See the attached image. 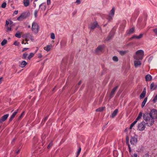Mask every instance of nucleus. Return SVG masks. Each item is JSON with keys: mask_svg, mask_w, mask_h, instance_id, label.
Instances as JSON below:
<instances>
[{"mask_svg": "<svg viewBox=\"0 0 157 157\" xmlns=\"http://www.w3.org/2000/svg\"><path fill=\"white\" fill-rule=\"evenodd\" d=\"M146 124L144 121L139 123L137 126L138 129L140 131H142L144 130L146 127Z\"/></svg>", "mask_w": 157, "mask_h": 157, "instance_id": "5", "label": "nucleus"}, {"mask_svg": "<svg viewBox=\"0 0 157 157\" xmlns=\"http://www.w3.org/2000/svg\"><path fill=\"white\" fill-rule=\"evenodd\" d=\"M128 52V51H121L119 52L120 54L122 56H123L126 53Z\"/></svg>", "mask_w": 157, "mask_h": 157, "instance_id": "29", "label": "nucleus"}, {"mask_svg": "<svg viewBox=\"0 0 157 157\" xmlns=\"http://www.w3.org/2000/svg\"><path fill=\"white\" fill-rule=\"evenodd\" d=\"M104 47V45L98 46L95 50V52L98 53L99 51H101Z\"/></svg>", "mask_w": 157, "mask_h": 157, "instance_id": "14", "label": "nucleus"}, {"mask_svg": "<svg viewBox=\"0 0 157 157\" xmlns=\"http://www.w3.org/2000/svg\"><path fill=\"white\" fill-rule=\"evenodd\" d=\"M137 121H138L136 119L131 124L129 127V129H131L135 124L137 122Z\"/></svg>", "mask_w": 157, "mask_h": 157, "instance_id": "27", "label": "nucleus"}, {"mask_svg": "<svg viewBox=\"0 0 157 157\" xmlns=\"http://www.w3.org/2000/svg\"><path fill=\"white\" fill-rule=\"evenodd\" d=\"M78 4H79L80 3V0H76V2Z\"/></svg>", "mask_w": 157, "mask_h": 157, "instance_id": "55", "label": "nucleus"}, {"mask_svg": "<svg viewBox=\"0 0 157 157\" xmlns=\"http://www.w3.org/2000/svg\"><path fill=\"white\" fill-rule=\"evenodd\" d=\"M34 55V54L33 53H31L27 57L28 59L30 60L31 58L33 57Z\"/></svg>", "mask_w": 157, "mask_h": 157, "instance_id": "30", "label": "nucleus"}, {"mask_svg": "<svg viewBox=\"0 0 157 157\" xmlns=\"http://www.w3.org/2000/svg\"><path fill=\"white\" fill-rule=\"evenodd\" d=\"M153 31L155 33V34L157 35V28L154 29H153Z\"/></svg>", "mask_w": 157, "mask_h": 157, "instance_id": "42", "label": "nucleus"}, {"mask_svg": "<svg viewBox=\"0 0 157 157\" xmlns=\"http://www.w3.org/2000/svg\"><path fill=\"white\" fill-rule=\"evenodd\" d=\"M126 143L127 144H129V138L127 136L126 137Z\"/></svg>", "mask_w": 157, "mask_h": 157, "instance_id": "45", "label": "nucleus"}, {"mask_svg": "<svg viewBox=\"0 0 157 157\" xmlns=\"http://www.w3.org/2000/svg\"><path fill=\"white\" fill-rule=\"evenodd\" d=\"M81 82H82L81 81H80L78 83V85H80L81 84Z\"/></svg>", "mask_w": 157, "mask_h": 157, "instance_id": "59", "label": "nucleus"}, {"mask_svg": "<svg viewBox=\"0 0 157 157\" xmlns=\"http://www.w3.org/2000/svg\"><path fill=\"white\" fill-rule=\"evenodd\" d=\"M29 49L28 48H24L22 50V52H23L25 51H26Z\"/></svg>", "mask_w": 157, "mask_h": 157, "instance_id": "54", "label": "nucleus"}, {"mask_svg": "<svg viewBox=\"0 0 157 157\" xmlns=\"http://www.w3.org/2000/svg\"><path fill=\"white\" fill-rule=\"evenodd\" d=\"M18 13V10H15L13 13V14H17Z\"/></svg>", "mask_w": 157, "mask_h": 157, "instance_id": "56", "label": "nucleus"}, {"mask_svg": "<svg viewBox=\"0 0 157 157\" xmlns=\"http://www.w3.org/2000/svg\"><path fill=\"white\" fill-rule=\"evenodd\" d=\"M29 14V13L24 12L17 18V20L20 21H22L24 19L28 17Z\"/></svg>", "mask_w": 157, "mask_h": 157, "instance_id": "3", "label": "nucleus"}, {"mask_svg": "<svg viewBox=\"0 0 157 157\" xmlns=\"http://www.w3.org/2000/svg\"><path fill=\"white\" fill-rule=\"evenodd\" d=\"M28 56V54L26 53H24L23 54V56L22 57V58L24 59H25Z\"/></svg>", "mask_w": 157, "mask_h": 157, "instance_id": "35", "label": "nucleus"}, {"mask_svg": "<svg viewBox=\"0 0 157 157\" xmlns=\"http://www.w3.org/2000/svg\"><path fill=\"white\" fill-rule=\"evenodd\" d=\"M18 111V109L16 110V111L14 112L12 115L10 116V118L9 119V121H11L14 118L16 114L17 113Z\"/></svg>", "mask_w": 157, "mask_h": 157, "instance_id": "15", "label": "nucleus"}, {"mask_svg": "<svg viewBox=\"0 0 157 157\" xmlns=\"http://www.w3.org/2000/svg\"><path fill=\"white\" fill-rule=\"evenodd\" d=\"M81 147H79L78 150V151H77V157L79 155V154L80 152H81Z\"/></svg>", "mask_w": 157, "mask_h": 157, "instance_id": "38", "label": "nucleus"}, {"mask_svg": "<svg viewBox=\"0 0 157 157\" xmlns=\"http://www.w3.org/2000/svg\"><path fill=\"white\" fill-rule=\"evenodd\" d=\"M137 141V138L135 137H131L130 139L131 144L133 145H134L136 144Z\"/></svg>", "mask_w": 157, "mask_h": 157, "instance_id": "10", "label": "nucleus"}, {"mask_svg": "<svg viewBox=\"0 0 157 157\" xmlns=\"http://www.w3.org/2000/svg\"><path fill=\"white\" fill-rule=\"evenodd\" d=\"M115 12V9L114 8H113L110 11L109 13V16L108 19L109 20H110L112 19V17H113Z\"/></svg>", "mask_w": 157, "mask_h": 157, "instance_id": "9", "label": "nucleus"}, {"mask_svg": "<svg viewBox=\"0 0 157 157\" xmlns=\"http://www.w3.org/2000/svg\"><path fill=\"white\" fill-rule=\"evenodd\" d=\"M113 60L115 62H117L118 60V57L117 56H114L113 57Z\"/></svg>", "mask_w": 157, "mask_h": 157, "instance_id": "34", "label": "nucleus"}, {"mask_svg": "<svg viewBox=\"0 0 157 157\" xmlns=\"http://www.w3.org/2000/svg\"><path fill=\"white\" fill-rule=\"evenodd\" d=\"M145 89H144L143 92L142 93L140 94V98H144L146 94V91H144V90Z\"/></svg>", "mask_w": 157, "mask_h": 157, "instance_id": "25", "label": "nucleus"}, {"mask_svg": "<svg viewBox=\"0 0 157 157\" xmlns=\"http://www.w3.org/2000/svg\"><path fill=\"white\" fill-rule=\"evenodd\" d=\"M134 29H135L134 28H132L131 29L127 32V34H131L133 33L134 31Z\"/></svg>", "mask_w": 157, "mask_h": 157, "instance_id": "28", "label": "nucleus"}, {"mask_svg": "<svg viewBox=\"0 0 157 157\" xmlns=\"http://www.w3.org/2000/svg\"><path fill=\"white\" fill-rule=\"evenodd\" d=\"M118 87V86H117L115 87H114L111 90V93L110 94V98H112L113 95L114 94L115 92L117 89V88Z\"/></svg>", "mask_w": 157, "mask_h": 157, "instance_id": "11", "label": "nucleus"}, {"mask_svg": "<svg viewBox=\"0 0 157 157\" xmlns=\"http://www.w3.org/2000/svg\"><path fill=\"white\" fill-rule=\"evenodd\" d=\"M32 30L35 33H38L39 30V26L36 22H33V23L32 26Z\"/></svg>", "mask_w": 157, "mask_h": 157, "instance_id": "4", "label": "nucleus"}, {"mask_svg": "<svg viewBox=\"0 0 157 157\" xmlns=\"http://www.w3.org/2000/svg\"><path fill=\"white\" fill-rule=\"evenodd\" d=\"M97 26H98L97 22L95 21L92 23L90 25V28L91 29H94Z\"/></svg>", "mask_w": 157, "mask_h": 157, "instance_id": "13", "label": "nucleus"}, {"mask_svg": "<svg viewBox=\"0 0 157 157\" xmlns=\"http://www.w3.org/2000/svg\"><path fill=\"white\" fill-rule=\"evenodd\" d=\"M144 54L143 50H140L137 51L133 56L134 60H141L144 57Z\"/></svg>", "mask_w": 157, "mask_h": 157, "instance_id": "2", "label": "nucleus"}, {"mask_svg": "<svg viewBox=\"0 0 157 157\" xmlns=\"http://www.w3.org/2000/svg\"><path fill=\"white\" fill-rule=\"evenodd\" d=\"M51 38L52 39H55V34L53 33H52L51 34Z\"/></svg>", "mask_w": 157, "mask_h": 157, "instance_id": "37", "label": "nucleus"}, {"mask_svg": "<svg viewBox=\"0 0 157 157\" xmlns=\"http://www.w3.org/2000/svg\"><path fill=\"white\" fill-rule=\"evenodd\" d=\"M143 36V34H140L139 36H136V35L133 36L131 38V39H132L134 38H136L137 39H140Z\"/></svg>", "mask_w": 157, "mask_h": 157, "instance_id": "18", "label": "nucleus"}, {"mask_svg": "<svg viewBox=\"0 0 157 157\" xmlns=\"http://www.w3.org/2000/svg\"><path fill=\"white\" fill-rule=\"evenodd\" d=\"M2 63V62L1 61H0V65Z\"/></svg>", "mask_w": 157, "mask_h": 157, "instance_id": "62", "label": "nucleus"}, {"mask_svg": "<svg viewBox=\"0 0 157 157\" xmlns=\"http://www.w3.org/2000/svg\"><path fill=\"white\" fill-rule=\"evenodd\" d=\"M52 145V142L50 143L48 146V148H49Z\"/></svg>", "mask_w": 157, "mask_h": 157, "instance_id": "43", "label": "nucleus"}, {"mask_svg": "<svg viewBox=\"0 0 157 157\" xmlns=\"http://www.w3.org/2000/svg\"><path fill=\"white\" fill-rule=\"evenodd\" d=\"M47 3L48 5H50L51 4V0H47Z\"/></svg>", "mask_w": 157, "mask_h": 157, "instance_id": "51", "label": "nucleus"}, {"mask_svg": "<svg viewBox=\"0 0 157 157\" xmlns=\"http://www.w3.org/2000/svg\"><path fill=\"white\" fill-rule=\"evenodd\" d=\"M140 60H135L134 61V65L135 68H137L139 66L141 65Z\"/></svg>", "mask_w": 157, "mask_h": 157, "instance_id": "12", "label": "nucleus"}, {"mask_svg": "<svg viewBox=\"0 0 157 157\" xmlns=\"http://www.w3.org/2000/svg\"><path fill=\"white\" fill-rule=\"evenodd\" d=\"M144 120L146 122L145 123L148 126L152 125L154 123V119L151 117L148 113H146L143 114Z\"/></svg>", "mask_w": 157, "mask_h": 157, "instance_id": "1", "label": "nucleus"}, {"mask_svg": "<svg viewBox=\"0 0 157 157\" xmlns=\"http://www.w3.org/2000/svg\"><path fill=\"white\" fill-rule=\"evenodd\" d=\"M6 28L7 29V32H9V31H11V26H6Z\"/></svg>", "mask_w": 157, "mask_h": 157, "instance_id": "33", "label": "nucleus"}, {"mask_svg": "<svg viewBox=\"0 0 157 157\" xmlns=\"http://www.w3.org/2000/svg\"><path fill=\"white\" fill-rule=\"evenodd\" d=\"M38 57L39 58H41L42 57V55L41 53H38Z\"/></svg>", "mask_w": 157, "mask_h": 157, "instance_id": "47", "label": "nucleus"}, {"mask_svg": "<svg viewBox=\"0 0 157 157\" xmlns=\"http://www.w3.org/2000/svg\"><path fill=\"white\" fill-rule=\"evenodd\" d=\"M127 145L128 146L129 151L131 152V149L130 147V145L129 144H127Z\"/></svg>", "mask_w": 157, "mask_h": 157, "instance_id": "48", "label": "nucleus"}, {"mask_svg": "<svg viewBox=\"0 0 157 157\" xmlns=\"http://www.w3.org/2000/svg\"><path fill=\"white\" fill-rule=\"evenodd\" d=\"M28 44V42H26V43H25V44Z\"/></svg>", "mask_w": 157, "mask_h": 157, "instance_id": "64", "label": "nucleus"}, {"mask_svg": "<svg viewBox=\"0 0 157 157\" xmlns=\"http://www.w3.org/2000/svg\"><path fill=\"white\" fill-rule=\"evenodd\" d=\"M15 140V139H13V140H12V142H14Z\"/></svg>", "mask_w": 157, "mask_h": 157, "instance_id": "63", "label": "nucleus"}, {"mask_svg": "<svg viewBox=\"0 0 157 157\" xmlns=\"http://www.w3.org/2000/svg\"><path fill=\"white\" fill-rule=\"evenodd\" d=\"M157 86H155L154 83H152L151 84L150 86V88L151 90H155L157 88Z\"/></svg>", "mask_w": 157, "mask_h": 157, "instance_id": "22", "label": "nucleus"}, {"mask_svg": "<svg viewBox=\"0 0 157 157\" xmlns=\"http://www.w3.org/2000/svg\"><path fill=\"white\" fill-rule=\"evenodd\" d=\"M157 101V94L156 95L153 100V102L155 103Z\"/></svg>", "mask_w": 157, "mask_h": 157, "instance_id": "41", "label": "nucleus"}, {"mask_svg": "<svg viewBox=\"0 0 157 157\" xmlns=\"http://www.w3.org/2000/svg\"><path fill=\"white\" fill-rule=\"evenodd\" d=\"M147 98L146 97L144 99V101H143L142 102V105H141V107L142 108H143L144 107V106H145V105L147 101Z\"/></svg>", "mask_w": 157, "mask_h": 157, "instance_id": "24", "label": "nucleus"}, {"mask_svg": "<svg viewBox=\"0 0 157 157\" xmlns=\"http://www.w3.org/2000/svg\"><path fill=\"white\" fill-rule=\"evenodd\" d=\"M38 11L37 10H35L34 11V15L35 18H36L37 17V14L38 13Z\"/></svg>", "mask_w": 157, "mask_h": 157, "instance_id": "40", "label": "nucleus"}, {"mask_svg": "<svg viewBox=\"0 0 157 157\" xmlns=\"http://www.w3.org/2000/svg\"><path fill=\"white\" fill-rule=\"evenodd\" d=\"M145 78L146 81H150L152 79L151 76L149 74L146 75Z\"/></svg>", "mask_w": 157, "mask_h": 157, "instance_id": "20", "label": "nucleus"}, {"mask_svg": "<svg viewBox=\"0 0 157 157\" xmlns=\"http://www.w3.org/2000/svg\"><path fill=\"white\" fill-rule=\"evenodd\" d=\"M103 107H100L96 110V111L97 112H101L104 109Z\"/></svg>", "mask_w": 157, "mask_h": 157, "instance_id": "32", "label": "nucleus"}, {"mask_svg": "<svg viewBox=\"0 0 157 157\" xmlns=\"http://www.w3.org/2000/svg\"><path fill=\"white\" fill-rule=\"evenodd\" d=\"M27 64V63L24 60L22 61L19 65V67L23 68L25 67Z\"/></svg>", "mask_w": 157, "mask_h": 157, "instance_id": "16", "label": "nucleus"}, {"mask_svg": "<svg viewBox=\"0 0 157 157\" xmlns=\"http://www.w3.org/2000/svg\"><path fill=\"white\" fill-rule=\"evenodd\" d=\"M142 116V112H140L138 116L136 119V120L138 121L140 120Z\"/></svg>", "mask_w": 157, "mask_h": 157, "instance_id": "26", "label": "nucleus"}, {"mask_svg": "<svg viewBox=\"0 0 157 157\" xmlns=\"http://www.w3.org/2000/svg\"><path fill=\"white\" fill-rule=\"evenodd\" d=\"M2 81V78L1 77L0 78V84L1 83Z\"/></svg>", "mask_w": 157, "mask_h": 157, "instance_id": "58", "label": "nucleus"}, {"mask_svg": "<svg viewBox=\"0 0 157 157\" xmlns=\"http://www.w3.org/2000/svg\"><path fill=\"white\" fill-rule=\"evenodd\" d=\"M39 8H40L41 10L44 11L46 9V6L43 3L39 6Z\"/></svg>", "mask_w": 157, "mask_h": 157, "instance_id": "19", "label": "nucleus"}, {"mask_svg": "<svg viewBox=\"0 0 157 157\" xmlns=\"http://www.w3.org/2000/svg\"><path fill=\"white\" fill-rule=\"evenodd\" d=\"M9 114H6L2 116L0 119V123H2L6 121L9 117Z\"/></svg>", "mask_w": 157, "mask_h": 157, "instance_id": "8", "label": "nucleus"}, {"mask_svg": "<svg viewBox=\"0 0 157 157\" xmlns=\"http://www.w3.org/2000/svg\"><path fill=\"white\" fill-rule=\"evenodd\" d=\"M22 37H27L28 39H30L32 41H33L34 40L33 36L29 33H27L23 34Z\"/></svg>", "mask_w": 157, "mask_h": 157, "instance_id": "7", "label": "nucleus"}, {"mask_svg": "<svg viewBox=\"0 0 157 157\" xmlns=\"http://www.w3.org/2000/svg\"><path fill=\"white\" fill-rule=\"evenodd\" d=\"M14 45H16V46H19V43L18 42H17V41H15L14 43V44H13Z\"/></svg>", "mask_w": 157, "mask_h": 157, "instance_id": "44", "label": "nucleus"}, {"mask_svg": "<svg viewBox=\"0 0 157 157\" xmlns=\"http://www.w3.org/2000/svg\"><path fill=\"white\" fill-rule=\"evenodd\" d=\"M149 157V155L147 154V153H146V154H145L143 156V157Z\"/></svg>", "mask_w": 157, "mask_h": 157, "instance_id": "49", "label": "nucleus"}, {"mask_svg": "<svg viewBox=\"0 0 157 157\" xmlns=\"http://www.w3.org/2000/svg\"><path fill=\"white\" fill-rule=\"evenodd\" d=\"M118 112V109H115L114 111L113 112V113L112 114V115L111 116V117L113 118L115 117L117 114V113Z\"/></svg>", "mask_w": 157, "mask_h": 157, "instance_id": "17", "label": "nucleus"}, {"mask_svg": "<svg viewBox=\"0 0 157 157\" xmlns=\"http://www.w3.org/2000/svg\"><path fill=\"white\" fill-rule=\"evenodd\" d=\"M131 157H137V155L136 153H134L133 155H132Z\"/></svg>", "mask_w": 157, "mask_h": 157, "instance_id": "53", "label": "nucleus"}, {"mask_svg": "<svg viewBox=\"0 0 157 157\" xmlns=\"http://www.w3.org/2000/svg\"><path fill=\"white\" fill-rule=\"evenodd\" d=\"M24 112H23L21 113V115H20V116H19V118H18L19 119H21L23 115L24 114Z\"/></svg>", "mask_w": 157, "mask_h": 157, "instance_id": "46", "label": "nucleus"}, {"mask_svg": "<svg viewBox=\"0 0 157 157\" xmlns=\"http://www.w3.org/2000/svg\"><path fill=\"white\" fill-rule=\"evenodd\" d=\"M19 151H20V150H18L17 151H16V154H18V153H19Z\"/></svg>", "mask_w": 157, "mask_h": 157, "instance_id": "60", "label": "nucleus"}, {"mask_svg": "<svg viewBox=\"0 0 157 157\" xmlns=\"http://www.w3.org/2000/svg\"><path fill=\"white\" fill-rule=\"evenodd\" d=\"M15 36L18 38L21 37V34L20 33H17L15 34Z\"/></svg>", "mask_w": 157, "mask_h": 157, "instance_id": "36", "label": "nucleus"}, {"mask_svg": "<svg viewBox=\"0 0 157 157\" xmlns=\"http://www.w3.org/2000/svg\"><path fill=\"white\" fill-rule=\"evenodd\" d=\"M47 119L48 117H47L44 119L42 121V123H44L45 122V121H46V120Z\"/></svg>", "mask_w": 157, "mask_h": 157, "instance_id": "50", "label": "nucleus"}, {"mask_svg": "<svg viewBox=\"0 0 157 157\" xmlns=\"http://www.w3.org/2000/svg\"><path fill=\"white\" fill-rule=\"evenodd\" d=\"M23 38H25V40L27 42L29 40V39H28L27 38V37H23Z\"/></svg>", "mask_w": 157, "mask_h": 157, "instance_id": "57", "label": "nucleus"}, {"mask_svg": "<svg viewBox=\"0 0 157 157\" xmlns=\"http://www.w3.org/2000/svg\"><path fill=\"white\" fill-rule=\"evenodd\" d=\"M7 43V40L6 39L4 40L1 42V45L2 46H4Z\"/></svg>", "mask_w": 157, "mask_h": 157, "instance_id": "31", "label": "nucleus"}, {"mask_svg": "<svg viewBox=\"0 0 157 157\" xmlns=\"http://www.w3.org/2000/svg\"><path fill=\"white\" fill-rule=\"evenodd\" d=\"M6 2H4L1 5L2 7L3 8H5L6 7Z\"/></svg>", "mask_w": 157, "mask_h": 157, "instance_id": "39", "label": "nucleus"}, {"mask_svg": "<svg viewBox=\"0 0 157 157\" xmlns=\"http://www.w3.org/2000/svg\"><path fill=\"white\" fill-rule=\"evenodd\" d=\"M21 43L22 44H25V43H24V40H23L22 42H21Z\"/></svg>", "mask_w": 157, "mask_h": 157, "instance_id": "61", "label": "nucleus"}, {"mask_svg": "<svg viewBox=\"0 0 157 157\" xmlns=\"http://www.w3.org/2000/svg\"><path fill=\"white\" fill-rule=\"evenodd\" d=\"M23 3L24 6L27 7L29 5V0H24Z\"/></svg>", "mask_w": 157, "mask_h": 157, "instance_id": "21", "label": "nucleus"}, {"mask_svg": "<svg viewBox=\"0 0 157 157\" xmlns=\"http://www.w3.org/2000/svg\"><path fill=\"white\" fill-rule=\"evenodd\" d=\"M9 23H9V21H8L6 20V25H5L6 26H7L9 25Z\"/></svg>", "mask_w": 157, "mask_h": 157, "instance_id": "52", "label": "nucleus"}, {"mask_svg": "<svg viewBox=\"0 0 157 157\" xmlns=\"http://www.w3.org/2000/svg\"><path fill=\"white\" fill-rule=\"evenodd\" d=\"M52 47L51 45H47L46 47H44V50H46L47 52L51 50V48Z\"/></svg>", "mask_w": 157, "mask_h": 157, "instance_id": "23", "label": "nucleus"}, {"mask_svg": "<svg viewBox=\"0 0 157 157\" xmlns=\"http://www.w3.org/2000/svg\"><path fill=\"white\" fill-rule=\"evenodd\" d=\"M149 116L154 119L157 118V110L155 109H152L149 113Z\"/></svg>", "mask_w": 157, "mask_h": 157, "instance_id": "6", "label": "nucleus"}]
</instances>
